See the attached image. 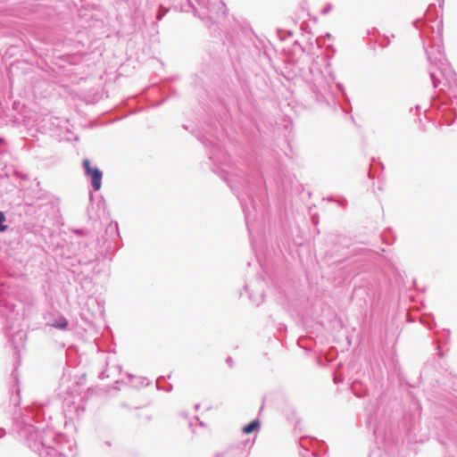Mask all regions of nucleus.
<instances>
[{
  "label": "nucleus",
  "mask_w": 457,
  "mask_h": 457,
  "mask_svg": "<svg viewBox=\"0 0 457 457\" xmlns=\"http://www.w3.org/2000/svg\"><path fill=\"white\" fill-rule=\"evenodd\" d=\"M53 327L60 329H64L68 326V320L65 318H61L58 321L52 324Z\"/></svg>",
  "instance_id": "7ed1b4c3"
},
{
  "label": "nucleus",
  "mask_w": 457,
  "mask_h": 457,
  "mask_svg": "<svg viewBox=\"0 0 457 457\" xmlns=\"http://www.w3.org/2000/svg\"><path fill=\"white\" fill-rule=\"evenodd\" d=\"M83 166L88 176L91 177V184L95 191H98L101 188L102 172L97 168L91 167L90 161L85 159L83 161Z\"/></svg>",
  "instance_id": "f257e3e1"
},
{
  "label": "nucleus",
  "mask_w": 457,
  "mask_h": 457,
  "mask_svg": "<svg viewBox=\"0 0 457 457\" xmlns=\"http://www.w3.org/2000/svg\"><path fill=\"white\" fill-rule=\"evenodd\" d=\"M260 427V421L259 420H253L251 421L249 424H247L246 426H245L243 428V432L245 434H251L253 433L254 430L258 429Z\"/></svg>",
  "instance_id": "f03ea898"
},
{
  "label": "nucleus",
  "mask_w": 457,
  "mask_h": 457,
  "mask_svg": "<svg viewBox=\"0 0 457 457\" xmlns=\"http://www.w3.org/2000/svg\"><path fill=\"white\" fill-rule=\"evenodd\" d=\"M4 221H5V216L0 212V231H4L7 228V226L2 225Z\"/></svg>",
  "instance_id": "20e7f679"
}]
</instances>
